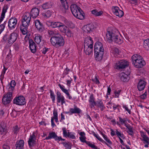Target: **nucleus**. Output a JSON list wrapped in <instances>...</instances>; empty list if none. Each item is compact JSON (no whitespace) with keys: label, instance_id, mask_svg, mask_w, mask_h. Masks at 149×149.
Wrapping results in <instances>:
<instances>
[{"label":"nucleus","instance_id":"obj_1","mask_svg":"<svg viewBox=\"0 0 149 149\" xmlns=\"http://www.w3.org/2000/svg\"><path fill=\"white\" fill-rule=\"evenodd\" d=\"M70 8L71 12L75 17L81 20L84 19V13L79 7L75 4H72Z\"/></svg>","mask_w":149,"mask_h":149},{"label":"nucleus","instance_id":"obj_2","mask_svg":"<svg viewBox=\"0 0 149 149\" xmlns=\"http://www.w3.org/2000/svg\"><path fill=\"white\" fill-rule=\"evenodd\" d=\"M133 64L137 68H142L146 64V63L143 57L139 54H135L131 57Z\"/></svg>","mask_w":149,"mask_h":149},{"label":"nucleus","instance_id":"obj_3","mask_svg":"<svg viewBox=\"0 0 149 149\" xmlns=\"http://www.w3.org/2000/svg\"><path fill=\"white\" fill-rule=\"evenodd\" d=\"M50 41L52 44L54 46H63L65 43L63 37L58 34L52 36L50 38Z\"/></svg>","mask_w":149,"mask_h":149},{"label":"nucleus","instance_id":"obj_4","mask_svg":"<svg viewBox=\"0 0 149 149\" xmlns=\"http://www.w3.org/2000/svg\"><path fill=\"white\" fill-rule=\"evenodd\" d=\"M84 50L87 55H90L93 53V42L90 37L86 38L84 41Z\"/></svg>","mask_w":149,"mask_h":149},{"label":"nucleus","instance_id":"obj_5","mask_svg":"<svg viewBox=\"0 0 149 149\" xmlns=\"http://www.w3.org/2000/svg\"><path fill=\"white\" fill-rule=\"evenodd\" d=\"M85 133L84 132H81L79 133V135L80 136L79 139L82 142L86 143L88 146L93 149H100L99 148H98L94 144L91 143L90 141H86L85 139L86 137L85 136Z\"/></svg>","mask_w":149,"mask_h":149},{"label":"nucleus","instance_id":"obj_6","mask_svg":"<svg viewBox=\"0 0 149 149\" xmlns=\"http://www.w3.org/2000/svg\"><path fill=\"white\" fill-rule=\"evenodd\" d=\"M128 62L126 60L117 61L115 63L114 68L117 69H123L128 66Z\"/></svg>","mask_w":149,"mask_h":149},{"label":"nucleus","instance_id":"obj_7","mask_svg":"<svg viewBox=\"0 0 149 149\" xmlns=\"http://www.w3.org/2000/svg\"><path fill=\"white\" fill-rule=\"evenodd\" d=\"M13 104L19 106L24 105L26 103L25 98L23 96L16 97L13 100Z\"/></svg>","mask_w":149,"mask_h":149},{"label":"nucleus","instance_id":"obj_8","mask_svg":"<svg viewBox=\"0 0 149 149\" xmlns=\"http://www.w3.org/2000/svg\"><path fill=\"white\" fill-rule=\"evenodd\" d=\"M94 56L97 61H101L102 58L104 55V49L94 50Z\"/></svg>","mask_w":149,"mask_h":149},{"label":"nucleus","instance_id":"obj_9","mask_svg":"<svg viewBox=\"0 0 149 149\" xmlns=\"http://www.w3.org/2000/svg\"><path fill=\"white\" fill-rule=\"evenodd\" d=\"M56 100L57 103H61V105L66 104L65 99L63 96L61 95V93L59 91H57Z\"/></svg>","mask_w":149,"mask_h":149},{"label":"nucleus","instance_id":"obj_10","mask_svg":"<svg viewBox=\"0 0 149 149\" xmlns=\"http://www.w3.org/2000/svg\"><path fill=\"white\" fill-rule=\"evenodd\" d=\"M119 33L117 31L116 32L114 31H108L106 33V37L107 40H109V42L112 41L113 38L117 37V35H119Z\"/></svg>","mask_w":149,"mask_h":149},{"label":"nucleus","instance_id":"obj_11","mask_svg":"<svg viewBox=\"0 0 149 149\" xmlns=\"http://www.w3.org/2000/svg\"><path fill=\"white\" fill-rule=\"evenodd\" d=\"M13 98V95H11V94H6L4 95L2 100V103L4 105L10 103Z\"/></svg>","mask_w":149,"mask_h":149},{"label":"nucleus","instance_id":"obj_12","mask_svg":"<svg viewBox=\"0 0 149 149\" xmlns=\"http://www.w3.org/2000/svg\"><path fill=\"white\" fill-rule=\"evenodd\" d=\"M17 22V19L15 17H12L9 19L8 24V27L10 30L15 28Z\"/></svg>","mask_w":149,"mask_h":149},{"label":"nucleus","instance_id":"obj_13","mask_svg":"<svg viewBox=\"0 0 149 149\" xmlns=\"http://www.w3.org/2000/svg\"><path fill=\"white\" fill-rule=\"evenodd\" d=\"M112 11L114 14L119 17H121L124 15L123 12L119 9L117 6L113 7L112 8Z\"/></svg>","mask_w":149,"mask_h":149},{"label":"nucleus","instance_id":"obj_14","mask_svg":"<svg viewBox=\"0 0 149 149\" xmlns=\"http://www.w3.org/2000/svg\"><path fill=\"white\" fill-rule=\"evenodd\" d=\"M95 28L93 24H90L83 26L82 29L84 32L87 33H90L93 31Z\"/></svg>","mask_w":149,"mask_h":149},{"label":"nucleus","instance_id":"obj_15","mask_svg":"<svg viewBox=\"0 0 149 149\" xmlns=\"http://www.w3.org/2000/svg\"><path fill=\"white\" fill-rule=\"evenodd\" d=\"M36 139L34 133L33 132L32 135L30 136L29 139L28 143L30 148L36 145V141L35 139Z\"/></svg>","mask_w":149,"mask_h":149},{"label":"nucleus","instance_id":"obj_16","mask_svg":"<svg viewBox=\"0 0 149 149\" xmlns=\"http://www.w3.org/2000/svg\"><path fill=\"white\" fill-rule=\"evenodd\" d=\"M17 38V34L16 33L13 32L9 36L8 41L10 44H12L16 40Z\"/></svg>","mask_w":149,"mask_h":149},{"label":"nucleus","instance_id":"obj_17","mask_svg":"<svg viewBox=\"0 0 149 149\" xmlns=\"http://www.w3.org/2000/svg\"><path fill=\"white\" fill-rule=\"evenodd\" d=\"M29 47L31 52L33 53H35L36 51L37 46L35 43L32 39H29Z\"/></svg>","mask_w":149,"mask_h":149},{"label":"nucleus","instance_id":"obj_18","mask_svg":"<svg viewBox=\"0 0 149 149\" xmlns=\"http://www.w3.org/2000/svg\"><path fill=\"white\" fill-rule=\"evenodd\" d=\"M39 10L38 8H32L30 14H29L31 17L33 18H36L39 15Z\"/></svg>","mask_w":149,"mask_h":149},{"label":"nucleus","instance_id":"obj_19","mask_svg":"<svg viewBox=\"0 0 149 149\" xmlns=\"http://www.w3.org/2000/svg\"><path fill=\"white\" fill-rule=\"evenodd\" d=\"M81 112V110L79 108L76 106L74 108H70L69 111L66 112V113H69L70 115H72L73 113L79 114Z\"/></svg>","mask_w":149,"mask_h":149},{"label":"nucleus","instance_id":"obj_20","mask_svg":"<svg viewBox=\"0 0 149 149\" xmlns=\"http://www.w3.org/2000/svg\"><path fill=\"white\" fill-rule=\"evenodd\" d=\"M146 82L143 80L140 79L138 84L137 88L139 91H141L144 89Z\"/></svg>","mask_w":149,"mask_h":149},{"label":"nucleus","instance_id":"obj_21","mask_svg":"<svg viewBox=\"0 0 149 149\" xmlns=\"http://www.w3.org/2000/svg\"><path fill=\"white\" fill-rule=\"evenodd\" d=\"M58 138V136L56 133L52 132L49 133L48 136L45 138V139L47 140L53 139L56 141H57Z\"/></svg>","mask_w":149,"mask_h":149},{"label":"nucleus","instance_id":"obj_22","mask_svg":"<svg viewBox=\"0 0 149 149\" xmlns=\"http://www.w3.org/2000/svg\"><path fill=\"white\" fill-rule=\"evenodd\" d=\"M47 24H48L50 26L53 28L60 27L62 23L60 22H47Z\"/></svg>","mask_w":149,"mask_h":149},{"label":"nucleus","instance_id":"obj_23","mask_svg":"<svg viewBox=\"0 0 149 149\" xmlns=\"http://www.w3.org/2000/svg\"><path fill=\"white\" fill-rule=\"evenodd\" d=\"M24 141L21 140L17 141L15 144L16 149H23Z\"/></svg>","mask_w":149,"mask_h":149},{"label":"nucleus","instance_id":"obj_24","mask_svg":"<svg viewBox=\"0 0 149 149\" xmlns=\"http://www.w3.org/2000/svg\"><path fill=\"white\" fill-rule=\"evenodd\" d=\"M90 134H93V136L97 139L100 141L102 143H104L107 145V146L109 147L112 148L106 142V141L104 140L102 138H100L98 136V135L95 134V133L93 131H91V133H90Z\"/></svg>","mask_w":149,"mask_h":149},{"label":"nucleus","instance_id":"obj_25","mask_svg":"<svg viewBox=\"0 0 149 149\" xmlns=\"http://www.w3.org/2000/svg\"><path fill=\"white\" fill-rule=\"evenodd\" d=\"M96 106L98 107H99L101 109V111H102L103 109V107H104V105L102 101V100L101 99H98L95 102L94 104V107L95 108V106Z\"/></svg>","mask_w":149,"mask_h":149},{"label":"nucleus","instance_id":"obj_26","mask_svg":"<svg viewBox=\"0 0 149 149\" xmlns=\"http://www.w3.org/2000/svg\"><path fill=\"white\" fill-rule=\"evenodd\" d=\"M121 76V80L124 82L128 81L130 79V77L129 75L125 73H122L120 74Z\"/></svg>","mask_w":149,"mask_h":149},{"label":"nucleus","instance_id":"obj_27","mask_svg":"<svg viewBox=\"0 0 149 149\" xmlns=\"http://www.w3.org/2000/svg\"><path fill=\"white\" fill-rule=\"evenodd\" d=\"M35 25L36 28L39 31H41L43 26L39 20H36L35 22Z\"/></svg>","mask_w":149,"mask_h":149},{"label":"nucleus","instance_id":"obj_28","mask_svg":"<svg viewBox=\"0 0 149 149\" xmlns=\"http://www.w3.org/2000/svg\"><path fill=\"white\" fill-rule=\"evenodd\" d=\"M113 42L115 43L120 44L123 42V41L122 40V38L121 36H119V35H117V37L113 38Z\"/></svg>","mask_w":149,"mask_h":149},{"label":"nucleus","instance_id":"obj_29","mask_svg":"<svg viewBox=\"0 0 149 149\" xmlns=\"http://www.w3.org/2000/svg\"><path fill=\"white\" fill-rule=\"evenodd\" d=\"M95 99L94 97L93 94H91L90 95L88 100L90 104L91 108L94 107V104L95 102Z\"/></svg>","mask_w":149,"mask_h":149},{"label":"nucleus","instance_id":"obj_30","mask_svg":"<svg viewBox=\"0 0 149 149\" xmlns=\"http://www.w3.org/2000/svg\"><path fill=\"white\" fill-rule=\"evenodd\" d=\"M8 9V7L7 6H4L3 7L2 13L1 14V17L0 18V23L3 20L4 18L5 17V14L7 10Z\"/></svg>","mask_w":149,"mask_h":149},{"label":"nucleus","instance_id":"obj_31","mask_svg":"<svg viewBox=\"0 0 149 149\" xmlns=\"http://www.w3.org/2000/svg\"><path fill=\"white\" fill-rule=\"evenodd\" d=\"M94 50L104 49L102 43L100 42H97L94 45Z\"/></svg>","mask_w":149,"mask_h":149},{"label":"nucleus","instance_id":"obj_32","mask_svg":"<svg viewBox=\"0 0 149 149\" xmlns=\"http://www.w3.org/2000/svg\"><path fill=\"white\" fill-rule=\"evenodd\" d=\"M53 5V3L52 2H47L43 4L42 7L43 9H46L51 8Z\"/></svg>","mask_w":149,"mask_h":149},{"label":"nucleus","instance_id":"obj_33","mask_svg":"<svg viewBox=\"0 0 149 149\" xmlns=\"http://www.w3.org/2000/svg\"><path fill=\"white\" fill-rule=\"evenodd\" d=\"M6 125L3 122H2L0 125V134H2L3 132L6 131Z\"/></svg>","mask_w":149,"mask_h":149},{"label":"nucleus","instance_id":"obj_34","mask_svg":"<svg viewBox=\"0 0 149 149\" xmlns=\"http://www.w3.org/2000/svg\"><path fill=\"white\" fill-rule=\"evenodd\" d=\"M8 68H6L4 65H3V68L2 70L1 74L0 75V79L2 84L3 83V80L4 78V75L5 74L6 71L7 70Z\"/></svg>","mask_w":149,"mask_h":149},{"label":"nucleus","instance_id":"obj_35","mask_svg":"<svg viewBox=\"0 0 149 149\" xmlns=\"http://www.w3.org/2000/svg\"><path fill=\"white\" fill-rule=\"evenodd\" d=\"M61 24V25L60 27H59V28L60 29V31L61 32L65 33L67 31L68 28L63 23H62V24Z\"/></svg>","mask_w":149,"mask_h":149},{"label":"nucleus","instance_id":"obj_36","mask_svg":"<svg viewBox=\"0 0 149 149\" xmlns=\"http://www.w3.org/2000/svg\"><path fill=\"white\" fill-rule=\"evenodd\" d=\"M91 13L95 16H98L101 15L103 13V11H100L98 12L96 9H94L91 11Z\"/></svg>","mask_w":149,"mask_h":149},{"label":"nucleus","instance_id":"obj_37","mask_svg":"<svg viewBox=\"0 0 149 149\" xmlns=\"http://www.w3.org/2000/svg\"><path fill=\"white\" fill-rule=\"evenodd\" d=\"M6 88L8 91L7 94H11V95H13L12 93L14 90L15 88H14L13 86L8 85L6 87Z\"/></svg>","mask_w":149,"mask_h":149},{"label":"nucleus","instance_id":"obj_38","mask_svg":"<svg viewBox=\"0 0 149 149\" xmlns=\"http://www.w3.org/2000/svg\"><path fill=\"white\" fill-rule=\"evenodd\" d=\"M23 17V18L22 19H25V22H28V23L29 24L30 22L31 19V17L30 16V15H29V13H27L26 14L24 15Z\"/></svg>","mask_w":149,"mask_h":149},{"label":"nucleus","instance_id":"obj_39","mask_svg":"<svg viewBox=\"0 0 149 149\" xmlns=\"http://www.w3.org/2000/svg\"><path fill=\"white\" fill-rule=\"evenodd\" d=\"M143 46L146 50L149 51V39L144 40Z\"/></svg>","mask_w":149,"mask_h":149},{"label":"nucleus","instance_id":"obj_40","mask_svg":"<svg viewBox=\"0 0 149 149\" xmlns=\"http://www.w3.org/2000/svg\"><path fill=\"white\" fill-rule=\"evenodd\" d=\"M42 38V36L40 35L36 36L34 38V40L37 44H39Z\"/></svg>","mask_w":149,"mask_h":149},{"label":"nucleus","instance_id":"obj_41","mask_svg":"<svg viewBox=\"0 0 149 149\" xmlns=\"http://www.w3.org/2000/svg\"><path fill=\"white\" fill-rule=\"evenodd\" d=\"M118 118L119 122L120 123V124L122 125L124 124L125 126V124H127V118H123L120 117H118Z\"/></svg>","mask_w":149,"mask_h":149},{"label":"nucleus","instance_id":"obj_42","mask_svg":"<svg viewBox=\"0 0 149 149\" xmlns=\"http://www.w3.org/2000/svg\"><path fill=\"white\" fill-rule=\"evenodd\" d=\"M50 96L53 103H54L55 100V95L53 91L51 90H50Z\"/></svg>","mask_w":149,"mask_h":149},{"label":"nucleus","instance_id":"obj_43","mask_svg":"<svg viewBox=\"0 0 149 149\" xmlns=\"http://www.w3.org/2000/svg\"><path fill=\"white\" fill-rule=\"evenodd\" d=\"M52 15V13L50 10H48L45 13H43L42 15L45 18L49 17Z\"/></svg>","mask_w":149,"mask_h":149},{"label":"nucleus","instance_id":"obj_44","mask_svg":"<svg viewBox=\"0 0 149 149\" xmlns=\"http://www.w3.org/2000/svg\"><path fill=\"white\" fill-rule=\"evenodd\" d=\"M115 132L116 135L119 138V137H120V138L121 137L123 139H125V137L124 134H122L120 131H119L117 130H116Z\"/></svg>","mask_w":149,"mask_h":149},{"label":"nucleus","instance_id":"obj_45","mask_svg":"<svg viewBox=\"0 0 149 149\" xmlns=\"http://www.w3.org/2000/svg\"><path fill=\"white\" fill-rule=\"evenodd\" d=\"M28 27L26 28L25 27L21 26L20 29L23 35H26L27 32Z\"/></svg>","mask_w":149,"mask_h":149},{"label":"nucleus","instance_id":"obj_46","mask_svg":"<svg viewBox=\"0 0 149 149\" xmlns=\"http://www.w3.org/2000/svg\"><path fill=\"white\" fill-rule=\"evenodd\" d=\"M103 137L104 139L107 142H106L109 145L112 144V142L108 139L107 136L106 135H103Z\"/></svg>","mask_w":149,"mask_h":149},{"label":"nucleus","instance_id":"obj_47","mask_svg":"<svg viewBox=\"0 0 149 149\" xmlns=\"http://www.w3.org/2000/svg\"><path fill=\"white\" fill-rule=\"evenodd\" d=\"M62 143L63 144L64 146L67 149H71L72 147L71 144H69L66 142H62Z\"/></svg>","mask_w":149,"mask_h":149},{"label":"nucleus","instance_id":"obj_48","mask_svg":"<svg viewBox=\"0 0 149 149\" xmlns=\"http://www.w3.org/2000/svg\"><path fill=\"white\" fill-rule=\"evenodd\" d=\"M19 128L17 125H15L13 128V132L15 134H17L19 131Z\"/></svg>","mask_w":149,"mask_h":149},{"label":"nucleus","instance_id":"obj_49","mask_svg":"<svg viewBox=\"0 0 149 149\" xmlns=\"http://www.w3.org/2000/svg\"><path fill=\"white\" fill-rule=\"evenodd\" d=\"M25 19H22V26L25 27L26 28L28 27V26L29 25V24H28V22H25L24 20Z\"/></svg>","mask_w":149,"mask_h":149},{"label":"nucleus","instance_id":"obj_50","mask_svg":"<svg viewBox=\"0 0 149 149\" xmlns=\"http://www.w3.org/2000/svg\"><path fill=\"white\" fill-rule=\"evenodd\" d=\"M63 7L65 10H68V9L69 6L66 1H64L62 4Z\"/></svg>","mask_w":149,"mask_h":149},{"label":"nucleus","instance_id":"obj_51","mask_svg":"<svg viewBox=\"0 0 149 149\" xmlns=\"http://www.w3.org/2000/svg\"><path fill=\"white\" fill-rule=\"evenodd\" d=\"M6 24V22L5 21L4 22L3 24H1L0 25V33L2 32L3 30L5 27V25Z\"/></svg>","mask_w":149,"mask_h":149},{"label":"nucleus","instance_id":"obj_52","mask_svg":"<svg viewBox=\"0 0 149 149\" xmlns=\"http://www.w3.org/2000/svg\"><path fill=\"white\" fill-rule=\"evenodd\" d=\"M92 80L93 81L94 83H95L96 84H99L100 83L99 80L98 79L96 75L95 76V78L92 79Z\"/></svg>","mask_w":149,"mask_h":149},{"label":"nucleus","instance_id":"obj_53","mask_svg":"<svg viewBox=\"0 0 149 149\" xmlns=\"http://www.w3.org/2000/svg\"><path fill=\"white\" fill-rule=\"evenodd\" d=\"M121 91V90H116L114 91V94L116 97L118 98L119 97V95L120 94V93Z\"/></svg>","mask_w":149,"mask_h":149},{"label":"nucleus","instance_id":"obj_54","mask_svg":"<svg viewBox=\"0 0 149 149\" xmlns=\"http://www.w3.org/2000/svg\"><path fill=\"white\" fill-rule=\"evenodd\" d=\"M113 52L114 54H118L119 53V50L118 49L115 47H114L112 48Z\"/></svg>","mask_w":149,"mask_h":149},{"label":"nucleus","instance_id":"obj_55","mask_svg":"<svg viewBox=\"0 0 149 149\" xmlns=\"http://www.w3.org/2000/svg\"><path fill=\"white\" fill-rule=\"evenodd\" d=\"M58 86L60 87L61 91L64 93L67 90L65 88V86L63 85H61L60 84H58Z\"/></svg>","mask_w":149,"mask_h":149},{"label":"nucleus","instance_id":"obj_56","mask_svg":"<svg viewBox=\"0 0 149 149\" xmlns=\"http://www.w3.org/2000/svg\"><path fill=\"white\" fill-rule=\"evenodd\" d=\"M62 130L63 131V136L65 137H68V133L66 131V128L65 127H63V128Z\"/></svg>","mask_w":149,"mask_h":149},{"label":"nucleus","instance_id":"obj_57","mask_svg":"<svg viewBox=\"0 0 149 149\" xmlns=\"http://www.w3.org/2000/svg\"><path fill=\"white\" fill-rule=\"evenodd\" d=\"M64 93L67 95L69 99L71 100L72 99V97L70 95L68 90L64 92Z\"/></svg>","mask_w":149,"mask_h":149},{"label":"nucleus","instance_id":"obj_58","mask_svg":"<svg viewBox=\"0 0 149 149\" xmlns=\"http://www.w3.org/2000/svg\"><path fill=\"white\" fill-rule=\"evenodd\" d=\"M125 126L128 129V130L127 131V132H130L133 130L132 127H131V126L130 125H128L127 124H125Z\"/></svg>","mask_w":149,"mask_h":149},{"label":"nucleus","instance_id":"obj_59","mask_svg":"<svg viewBox=\"0 0 149 149\" xmlns=\"http://www.w3.org/2000/svg\"><path fill=\"white\" fill-rule=\"evenodd\" d=\"M65 33V34L68 37H70L71 36V32L68 29Z\"/></svg>","mask_w":149,"mask_h":149},{"label":"nucleus","instance_id":"obj_60","mask_svg":"<svg viewBox=\"0 0 149 149\" xmlns=\"http://www.w3.org/2000/svg\"><path fill=\"white\" fill-rule=\"evenodd\" d=\"M8 85L10 86H13L14 88H15V87L16 85V84L15 81L12 80L11 81L10 83L8 84Z\"/></svg>","mask_w":149,"mask_h":149},{"label":"nucleus","instance_id":"obj_61","mask_svg":"<svg viewBox=\"0 0 149 149\" xmlns=\"http://www.w3.org/2000/svg\"><path fill=\"white\" fill-rule=\"evenodd\" d=\"M53 118H58V113L57 111L56 110H54L53 111Z\"/></svg>","mask_w":149,"mask_h":149},{"label":"nucleus","instance_id":"obj_62","mask_svg":"<svg viewBox=\"0 0 149 149\" xmlns=\"http://www.w3.org/2000/svg\"><path fill=\"white\" fill-rule=\"evenodd\" d=\"M123 108H124L125 110L127 111V112L129 113V114H131V111L130 109H129L128 107H127L126 105H123Z\"/></svg>","mask_w":149,"mask_h":149},{"label":"nucleus","instance_id":"obj_63","mask_svg":"<svg viewBox=\"0 0 149 149\" xmlns=\"http://www.w3.org/2000/svg\"><path fill=\"white\" fill-rule=\"evenodd\" d=\"M70 71V70L67 68L63 72V74L65 75H66L68 73V72Z\"/></svg>","mask_w":149,"mask_h":149},{"label":"nucleus","instance_id":"obj_64","mask_svg":"<svg viewBox=\"0 0 149 149\" xmlns=\"http://www.w3.org/2000/svg\"><path fill=\"white\" fill-rule=\"evenodd\" d=\"M48 48L45 47L42 50V53L43 54H45L46 52L48 51Z\"/></svg>","mask_w":149,"mask_h":149}]
</instances>
